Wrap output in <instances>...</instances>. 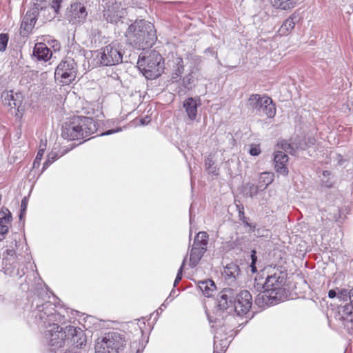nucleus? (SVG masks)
Segmentation results:
<instances>
[{"label":"nucleus","instance_id":"nucleus-1","mask_svg":"<svg viewBox=\"0 0 353 353\" xmlns=\"http://www.w3.org/2000/svg\"><path fill=\"white\" fill-rule=\"evenodd\" d=\"M125 36L129 45L137 49L151 47L157 40L154 26L144 20H136L129 26Z\"/></svg>","mask_w":353,"mask_h":353},{"label":"nucleus","instance_id":"nucleus-2","mask_svg":"<svg viewBox=\"0 0 353 353\" xmlns=\"http://www.w3.org/2000/svg\"><path fill=\"white\" fill-rule=\"evenodd\" d=\"M220 310H234L239 316L247 314L252 305V295L248 290H241L236 294L233 289H223L217 298Z\"/></svg>","mask_w":353,"mask_h":353},{"label":"nucleus","instance_id":"nucleus-3","mask_svg":"<svg viewBox=\"0 0 353 353\" xmlns=\"http://www.w3.org/2000/svg\"><path fill=\"white\" fill-rule=\"evenodd\" d=\"M97 130L91 117H74L62 125L61 137L68 140L81 139L94 134Z\"/></svg>","mask_w":353,"mask_h":353},{"label":"nucleus","instance_id":"nucleus-4","mask_svg":"<svg viewBox=\"0 0 353 353\" xmlns=\"http://www.w3.org/2000/svg\"><path fill=\"white\" fill-rule=\"evenodd\" d=\"M31 318L34 323L41 327H46L54 323H63L65 321L64 315L61 314L55 310V305L51 302L41 303L39 298L34 299L32 303Z\"/></svg>","mask_w":353,"mask_h":353},{"label":"nucleus","instance_id":"nucleus-5","mask_svg":"<svg viewBox=\"0 0 353 353\" xmlns=\"http://www.w3.org/2000/svg\"><path fill=\"white\" fill-rule=\"evenodd\" d=\"M163 61L157 51L150 50L139 57L137 65L145 78L154 79L161 75L164 69Z\"/></svg>","mask_w":353,"mask_h":353},{"label":"nucleus","instance_id":"nucleus-6","mask_svg":"<svg viewBox=\"0 0 353 353\" xmlns=\"http://www.w3.org/2000/svg\"><path fill=\"white\" fill-rule=\"evenodd\" d=\"M287 273L285 271L280 270L279 268H274L268 272L265 283L260 285L257 283L254 287L257 290L267 289L268 292L274 293L276 295L283 298L285 290L283 288L286 281Z\"/></svg>","mask_w":353,"mask_h":353},{"label":"nucleus","instance_id":"nucleus-7","mask_svg":"<svg viewBox=\"0 0 353 353\" xmlns=\"http://www.w3.org/2000/svg\"><path fill=\"white\" fill-rule=\"evenodd\" d=\"M126 345L124 337L120 333L111 332L105 334L95 345L96 353H119Z\"/></svg>","mask_w":353,"mask_h":353},{"label":"nucleus","instance_id":"nucleus-8","mask_svg":"<svg viewBox=\"0 0 353 353\" xmlns=\"http://www.w3.org/2000/svg\"><path fill=\"white\" fill-rule=\"evenodd\" d=\"M59 323H54L43 327L44 341L50 347L52 350H57L63 347L67 343V332L65 327L63 328Z\"/></svg>","mask_w":353,"mask_h":353},{"label":"nucleus","instance_id":"nucleus-9","mask_svg":"<svg viewBox=\"0 0 353 353\" xmlns=\"http://www.w3.org/2000/svg\"><path fill=\"white\" fill-rule=\"evenodd\" d=\"M248 106L252 110V112L259 116L266 115L268 118H272L276 113L272 100L268 97H261L258 94H253L250 97Z\"/></svg>","mask_w":353,"mask_h":353},{"label":"nucleus","instance_id":"nucleus-10","mask_svg":"<svg viewBox=\"0 0 353 353\" xmlns=\"http://www.w3.org/2000/svg\"><path fill=\"white\" fill-rule=\"evenodd\" d=\"M78 66L72 58L67 57L57 66L54 79L63 84L68 85L77 78Z\"/></svg>","mask_w":353,"mask_h":353},{"label":"nucleus","instance_id":"nucleus-11","mask_svg":"<svg viewBox=\"0 0 353 353\" xmlns=\"http://www.w3.org/2000/svg\"><path fill=\"white\" fill-rule=\"evenodd\" d=\"M97 57L101 65L110 66L121 63L123 54L119 49L110 44L102 48L97 53Z\"/></svg>","mask_w":353,"mask_h":353},{"label":"nucleus","instance_id":"nucleus-12","mask_svg":"<svg viewBox=\"0 0 353 353\" xmlns=\"http://www.w3.org/2000/svg\"><path fill=\"white\" fill-rule=\"evenodd\" d=\"M125 14V10L121 8L120 3L114 0L108 1L103 11V18L107 22L116 23Z\"/></svg>","mask_w":353,"mask_h":353},{"label":"nucleus","instance_id":"nucleus-13","mask_svg":"<svg viewBox=\"0 0 353 353\" xmlns=\"http://www.w3.org/2000/svg\"><path fill=\"white\" fill-rule=\"evenodd\" d=\"M39 7H33L24 15L20 28L21 36L26 37L31 32L39 18Z\"/></svg>","mask_w":353,"mask_h":353},{"label":"nucleus","instance_id":"nucleus-14","mask_svg":"<svg viewBox=\"0 0 353 353\" xmlns=\"http://www.w3.org/2000/svg\"><path fill=\"white\" fill-rule=\"evenodd\" d=\"M67 343H71L75 347H81L86 343V336L79 327L68 325L65 327Z\"/></svg>","mask_w":353,"mask_h":353},{"label":"nucleus","instance_id":"nucleus-15","mask_svg":"<svg viewBox=\"0 0 353 353\" xmlns=\"http://www.w3.org/2000/svg\"><path fill=\"white\" fill-rule=\"evenodd\" d=\"M87 14L85 8L81 3H74L71 5L68 17L70 23L76 24L83 23Z\"/></svg>","mask_w":353,"mask_h":353},{"label":"nucleus","instance_id":"nucleus-16","mask_svg":"<svg viewBox=\"0 0 353 353\" xmlns=\"http://www.w3.org/2000/svg\"><path fill=\"white\" fill-rule=\"evenodd\" d=\"M262 290H263L258 294L255 299V303L260 307L276 304L278 301L283 299L281 298V296L276 295L274 293H270V291L268 292L267 289Z\"/></svg>","mask_w":353,"mask_h":353},{"label":"nucleus","instance_id":"nucleus-17","mask_svg":"<svg viewBox=\"0 0 353 353\" xmlns=\"http://www.w3.org/2000/svg\"><path fill=\"white\" fill-rule=\"evenodd\" d=\"M37 2L34 3V7H39V19L42 20L44 23L46 21H50L58 14L55 10L50 7L49 5L46 6V0H36Z\"/></svg>","mask_w":353,"mask_h":353},{"label":"nucleus","instance_id":"nucleus-18","mask_svg":"<svg viewBox=\"0 0 353 353\" xmlns=\"http://www.w3.org/2000/svg\"><path fill=\"white\" fill-rule=\"evenodd\" d=\"M1 99L5 105L11 108H17L18 112L22 104L21 94L20 93H14L13 91L3 92L1 94Z\"/></svg>","mask_w":353,"mask_h":353},{"label":"nucleus","instance_id":"nucleus-19","mask_svg":"<svg viewBox=\"0 0 353 353\" xmlns=\"http://www.w3.org/2000/svg\"><path fill=\"white\" fill-rule=\"evenodd\" d=\"M4 260V266L3 269L6 275L11 277L18 278H21L24 275L25 272L23 270H20L19 263L16 262L14 259L7 258Z\"/></svg>","mask_w":353,"mask_h":353},{"label":"nucleus","instance_id":"nucleus-20","mask_svg":"<svg viewBox=\"0 0 353 353\" xmlns=\"http://www.w3.org/2000/svg\"><path fill=\"white\" fill-rule=\"evenodd\" d=\"M288 156L282 151H278L274 153V163L276 171L284 176L288 174L287 163L288 162Z\"/></svg>","mask_w":353,"mask_h":353},{"label":"nucleus","instance_id":"nucleus-21","mask_svg":"<svg viewBox=\"0 0 353 353\" xmlns=\"http://www.w3.org/2000/svg\"><path fill=\"white\" fill-rule=\"evenodd\" d=\"M200 104V99L199 98L189 97L184 101L183 108L190 120L193 121L196 119L197 108Z\"/></svg>","mask_w":353,"mask_h":353},{"label":"nucleus","instance_id":"nucleus-22","mask_svg":"<svg viewBox=\"0 0 353 353\" xmlns=\"http://www.w3.org/2000/svg\"><path fill=\"white\" fill-rule=\"evenodd\" d=\"M206 250L207 248L199 245L198 243H193L190 253V266L191 268L195 267L199 263Z\"/></svg>","mask_w":353,"mask_h":353},{"label":"nucleus","instance_id":"nucleus-23","mask_svg":"<svg viewBox=\"0 0 353 353\" xmlns=\"http://www.w3.org/2000/svg\"><path fill=\"white\" fill-rule=\"evenodd\" d=\"M33 54L39 61H47L52 57V53L45 43H38L34 46Z\"/></svg>","mask_w":353,"mask_h":353},{"label":"nucleus","instance_id":"nucleus-24","mask_svg":"<svg viewBox=\"0 0 353 353\" xmlns=\"http://www.w3.org/2000/svg\"><path fill=\"white\" fill-rule=\"evenodd\" d=\"M299 19L297 15L293 14L289 17L282 24L279 30L280 35H287L294 28Z\"/></svg>","mask_w":353,"mask_h":353},{"label":"nucleus","instance_id":"nucleus-25","mask_svg":"<svg viewBox=\"0 0 353 353\" xmlns=\"http://www.w3.org/2000/svg\"><path fill=\"white\" fill-rule=\"evenodd\" d=\"M239 273L240 270L239 266L234 263H230L225 267L223 274H224L225 279L228 282L232 283L236 280L239 275Z\"/></svg>","mask_w":353,"mask_h":353},{"label":"nucleus","instance_id":"nucleus-26","mask_svg":"<svg viewBox=\"0 0 353 353\" xmlns=\"http://www.w3.org/2000/svg\"><path fill=\"white\" fill-rule=\"evenodd\" d=\"M199 288L202 291L203 294L207 297L212 296L213 292L216 290L215 283L210 279L199 281Z\"/></svg>","mask_w":353,"mask_h":353},{"label":"nucleus","instance_id":"nucleus-27","mask_svg":"<svg viewBox=\"0 0 353 353\" xmlns=\"http://www.w3.org/2000/svg\"><path fill=\"white\" fill-rule=\"evenodd\" d=\"M299 0H270V3L275 8L288 10L294 8Z\"/></svg>","mask_w":353,"mask_h":353},{"label":"nucleus","instance_id":"nucleus-28","mask_svg":"<svg viewBox=\"0 0 353 353\" xmlns=\"http://www.w3.org/2000/svg\"><path fill=\"white\" fill-rule=\"evenodd\" d=\"M339 319L342 321H353V306L349 303L341 306L339 309Z\"/></svg>","mask_w":353,"mask_h":353},{"label":"nucleus","instance_id":"nucleus-29","mask_svg":"<svg viewBox=\"0 0 353 353\" xmlns=\"http://www.w3.org/2000/svg\"><path fill=\"white\" fill-rule=\"evenodd\" d=\"M223 318H225L224 322L221 324V323L219 321V325L225 327V331H232L236 321L234 316L231 314L224 315V312H223Z\"/></svg>","mask_w":353,"mask_h":353},{"label":"nucleus","instance_id":"nucleus-30","mask_svg":"<svg viewBox=\"0 0 353 353\" xmlns=\"http://www.w3.org/2000/svg\"><path fill=\"white\" fill-rule=\"evenodd\" d=\"M205 168L208 174L218 175L219 168L214 165V158L212 155L208 156L205 159Z\"/></svg>","mask_w":353,"mask_h":353},{"label":"nucleus","instance_id":"nucleus-31","mask_svg":"<svg viewBox=\"0 0 353 353\" xmlns=\"http://www.w3.org/2000/svg\"><path fill=\"white\" fill-rule=\"evenodd\" d=\"M259 190V187L258 185L250 183H246L243 187V192L244 195L251 198L256 196L258 194Z\"/></svg>","mask_w":353,"mask_h":353},{"label":"nucleus","instance_id":"nucleus-32","mask_svg":"<svg viewBox=\"0 0 353 353\" xmlns=\"http://www.w3.org/2000/svg\"><path fill=\"white\" fill-rule=\"evenodd\" d=\"M11 220L12 216L10 211L7 208L2 209L0 211V225H6L10 226Z\"/></svg>","mask_w":353,"mask_h":353},{"label":"nucleus","instance_id":"nucleus-33","mask_svg":"<svg viewBox=\"0 0 353 353\" xmlns=\"http://www.w3.org/2000/svg\"><path fill=\"white\" fill-rule=\"evenodd\" d=\"M208 241V234L205 232H199L196 236L194 243H198L199 245H202L205 248H207Z\"/></svg>","mask_w":353,"mask_h":353},{"label":"nucleus","instance_id":"nucleus-34","mask_svg":"<svg viewBox=\"0 0 353 353\" xmlns=\"http://www.w3.org/2000/svg\"><path fill=\"white\" fill-rule=\"evenodd\" d=\"M278 147L282 149L283 151L288 152L291 155L295 154L296 148L292 145L288 143L287 141L282 140L280 142H279Z\"/></svg>","mask_w":353,"mask_h":353},{"label":"nucleus","instance_id":"nucleus-35","mask_svg":"<svg viewBox=\"0 0 353 353\" xmlns=\"http://www.w3.org/2000/svg\"><path fill=\"white\" fill-rule=\"evenodd\" d=\"M316 142V139L314 137H308L305 139L302 143H300L299 148L301 150H305L311 145H313ZM298 148V146L296 147Z\"/></svg>","mask_w":353,"mask_h":353},{"label":"nucleus","instance_id":"nucleus-36","mask_svg":"<svg viewBox=\"0 0 353 353\" xmlns=\"http://www.w3.org/2000/svg\"><path fill=\"white\" fill-rule=\"evenodd\" d=\"M9 40L8 34L1 33L0 34V52L6 51Z\"/></svg>","mask_w":353,"mask_h":353},{"label":"nucleus","instance_id":"nucleus-37","mask_svg":"<svg viewBox=\"0 0 353 353\" xmlns=\"http://www.w3.org/2000/svg\"><path fill=\"white\" fill-rule=\"evenodd\" d=\"M187 256L188 255H186L182 262V264L181 265V267L179 268V270H178V272H177V274H176V279L174 280V286L176 287L177 283L181 280L182 279V272H183V268H184V265H185V261H186V259H187Z\"/></svg>","mask_w":353,"mask_h":353},{"label":"nucleus","instance_id":"nucleus-38","mask_svg":"<svg viewBox=\"0 0 353 353\" xmlns=\"http://www.w3.org/2000/svg\"><path fill=\"white\" fill-rule=\"evenodd\" d=\"M44 152H45V148H39V150L37 154L36 158L33 163L34 168L39 167L40 165V161L42 159Z\"/></svg>","mask_w":353,"mask_h":353},{"label":"nucleus","instance_id":"nucleus-39","mask_svg":"<svg viewBox=\"0 0 353 353\" xmlns=\"http://www.w3.org/2000/svg\"><path fill=\"white\" fill-rule=\"evenodd\" d=\"M176 61L177 68L175 70V74L179 77L184 71L183 61L181 58H177Z\"/></svg>","mask_w":353,"mask_h":353},{"label":"nucleus","instance_id":"nucleus-40","mask_svg":"<svg viewBox=\"0 0 353 353\" xmlns=\"http://www.w3.org/2000/svg\"><path fill=\"white\" fill-rule=\"evenodd\" d=\"M256 252L255 250L252 251L251 254V264H250V268L252 273H254L256 272V263L257 261V256H256Z\"/></svg>","mask_w":353,"mask_h":353},{"label":"nucleus","instance_id":"nucleus-41","mask_svg":"<svg viewBox=\"0 0 353 353\" xmlns=\"http://www.w3.org/2000/svg\"><path fill=\"white\" fill-rule=\"evenodd\" d=\"M9 228V225H0V241L6 238V235L8 232Z\"/></svg>","mask_w":353,"mask_h":353},{"label":"nucleus","instance_id":"nucleus-42","mask_svg":"<svg viewBox=\"0 0 353 353\" xmlns=\"http://www.w3.org/2000/svg\"><path fill=\"white\" fill-rule=\"evenodd\" d=\"M62 1L63 0H52V2L48 5L50 7H52V8L54 9L56 12L59 13Z\"/></svg>","mask_w":353,"mask_h":353},{"label":"nucleus","instance_id":"nucleus-43","mask_svg":"<svg viewBox=\"0 0 353 353\" xmlns=\"http://www.w3.org/2000/svg\"><path fill=\"white\" fill-rule=\"evenodd\" d=\"M252 156H258L261 153V148L259 145H252L249 150Z\"/></svg>","mask_w":353,"mask_h":353},{"label":"nucleus","instance_id":"nucleus-44","mask_svg":"<svg viewBox=\"0 0 353 353\" xmlns=\"http://www.w3.org/2000/svg\"><path fill=\"white\" fill-rule=\"evenodd\" d=\"M337 297L340 300L347 301V299H349V298H347V290L345 289L340 290V292L337 294Z\"/></svg>","mask_w":353,"mask_h":353},{"label":"nucleus","instance_id":"nucleus-45","mask_svg":"<svg viewBox=\"0 0 353 353\" xmlns=\"http://www.w3.org/2000/svg\"><path fill=\"white\" fill-rule=\"evenodd\" d=\"M192 74H188L185 77L183 78V84L185 88H188V86L192 84Z\"/></svg>","mask_w":353,"mask_h":353},{"label":"nucleus","instance_id":"nucleus-46","mask_svg":"<svg viewBox=\"0 0 353 353\" xmlns=\"http://www.w3.org/2000/svg\"><path fill=\"white\" fill-rule=\"evenodd\" d=\"M254 235L258 236H268V230L264 228H257Z\"/></svg>","mask_w":353,"mask_h":353},{"label":"nucleus","instance_id":"nucleus-47","mask_svg":"<svg viewBox=\"0 0 353 353\" xmlns=\"http://www.w3.org/2000/svg\"><path fill=\"white\" fill-rule=\"evenodd\" d=\"M120 131H121V128H117L116 129H112V130H107L106 132L101 133L100 135L101 136L110 135V134H112L115 132H119Z\"/></svg>","mask_w":353,"mask_h":353},{"label":"nucleus","instance_id":"nucleus-48","mask_svg":"<svg viewBox=\"0 0 353 353\" xmlns=\"http://www.w3.org/2000/svg\"><path fill=\"white\" fill-rule=\"evenodd\" d=\"M27 205H28V201H27V199L26 197H24L22 201H21V211L22 212H25L26 211V209H27Z\"/></svg>","mask_w":353,"mask_h":353},{"label":"nucleus","instance_id":"nucleus-49","mask_svg":"<svg viewBox=\"0 0 353 353\" xmlns=\"http://www.w3.org/2000/svg\"><path fill=\"white\" fill-rule=\"evenodd\" d=\"M48 158L54 162L56 159L59 158L57 152H51L48 155Z\"/></svg>","mask_w":353,"mask_h":353},{"label":"nucleus","instance_id":"nucleus-50","mask_svg":"<svg viewBox=\"0 0 353 353\" xmlns=\"http://www.w3.org/2000/svg\"><path fill=\"white\" fill-rule=\"evenodd\" d=\"M218 336L217 335H215L214 337V352L213 353H218V350H219V347H218V344H217V342H216V339H218Z\"/></svg>","mask_w":353,"mask_h":353},{"label":"nucleus","instance_id":"nucleus-51","mask_svg":"<svg viewBox=\"0 0 353 353\" xmlns=\"http://www.w3.org/2000/svg\"><path fill=\"white\" fill-rule=\"evenodd\" d=\"M52 43H53L52 48H53L54 50V51L59 50L60 47H61L60 43L56 40L52 41Z\"/></svg>","mask_w":353,"mask_h":353},{"label":"nucleus","instance_id":"nucleus-52","mask_svg":"<svg viewBox=\"0 0 353 353\" xmlns=\"http://www.w3.org/2000/svg\"><path fill=\"white\" fill-rule=\"evenodd\" d=\"M337 295V293L336 292L335 290L332 289V290H330L329 292H328V296L330 298V299H333L334 297H336Z\"/></svg>","mask_w":353,"mask_h":353},{"label":"nucleus","instance_id":"nucleus-53","mask_svg":"<svg viewBox=\"0 0 353 353\" xmlns=\"http://www.w3.org/2000/svg\"><path fill=\"white\" fill-rule=\"evenodd\" d=\"M52 163V161H51L50 159H49L48 158V159L43 163V170L46 169Z\"/></svg>","mask_w":353,"mask_h":353},{"label":"nucleus","instance_id":"nucleus-54","mask_svg":"<svg viewBox=\"0 0 353 353\" xmlns=\"http://www.w3.org/2000/svg\"><path fill=\"white\" fill-rule=\"evenodd\" d=\"M220 345H221V349L222 351L224 350V348H225L227 347V342L225 340H221V343H220Z\"/></svg>","mask_w":353,"mask_h":353},{"label":"nucleus","instance_id":"nucleus-55","mask_svg":"<svg viewBox=\"0 0 353 353\" xmlns=\"http://www.w3.org/2000/svg\"><path fill=\"white\" fill-rule=\"evenodd\" d=\"M246 225L250 227V230L252 232H253L254 233L256 232V225L250 224V223H246Z\"/></svg>","mask_w":353,"mask_h":353},{"label":"nucleus","instance_id":"nucleus-56","mask_svg":"<svg viewBox=\"0 0 353 353\" xmlns=\"http://www.w3.org/2000/svg\"><path fill=\"white\" fill-rule=\"evenodd\" d=\"M205 54H210L211 55H214L215 54L214 51L212 48H208L205 50Z\"/></svg>","mask_w":353,"mask_h":353},{"label":"nucleus","instance_id":"nucleus-57","mask_svg":"<svg viewBox=\"0 0 353 353\" xmlns=\"http://www.w3.org/2000/svg\"><path fill=\"white\" fill-rule=\"evenodd\" d=\"M347 298H349V299H353V289L347 291Z\"/></svg>","mask_w":353,"mask_h":353},{"label":"nucleus","instance_id":"nucleus-58","mask_svg":"<svg viewBox=\"0 0 353 353\" xmlns=\"http://www.w3.org/2000/svg\"><path fill=\"white\" fill-rule=\"evenodd\" d=\"M64 353H79L74 351L73 349H68Z\"/></svg>","mask_w":353,"mask_h":353},{"label":"nucleus","instance_id":"nucleus-59","mask_svg":"<svg viewBox=\"0 0 353 353\" xmlns=\"http://www.w3.org/2000/svg\"><path fill=\"white\" fill-rule=\"evenodd\" d=\"M25 214H26L25 212L21 211L20 214H19V219L20 220H22L23 219V217L25 216Z\"/></svg>","mask_w":353,"mask_h":353},{"label":"nucleus","instance_id":"nucleus-60","mask_svg":"<svg viewBox=\"0 0 353 353\" xmlns=\"http://www.w3.org/2000/svg\"><path fill=\"white\" fill-rule=\"evenodd\" d=\"M141 123L142 125H145V124H147V123H148V121H146V119H142L141 120Z\"/></svg>","mask_w":353,"mask_h":353},{"label":"nucleus","instance_id":"nucleus-61","mask_svg":"<svg viewBox=\"0 0 353 353\" xmlns=\"http://www.w3.org/2000/svg\"><path fill=\"white\" fill-rule=\"evenodd\" d=\"M272 179L271 178V179H270L268 181V182H267V183H266L265 186L264 187V189H265V188H266V187H267L270 183H271V182H272Z\"/></svg>","mask_w":353,"mask_h":353},{"label":"nucleus","instance_id":"nucleus-62","mask_svg":"<svg viewBox=\"0 0 353 353\" xmlns=\"http://www.w3.org/2000/svg\"><path fill=\"white\" fill-rule=\"evenodd\" d=\"M46 144H43V145H40V148H45L46 149Z\"/></svg>","mask_w":353,"mask_h":353}]
</instances>
